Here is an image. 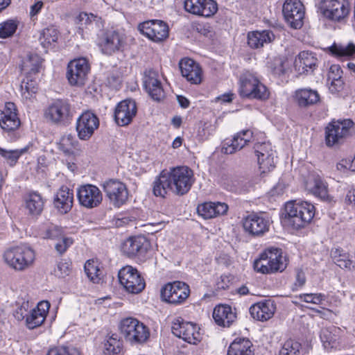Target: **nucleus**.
<instances>
[{"label":"nucleus","mask_w":355,"mask_h":355,"mask_svg":"<svg viewBox=\"0 0 355 355\" xmlns=\"http://www.w3.org/2000/svg\"><path fill=\"white\" fill-rule=\"evenodd\" d=\"M194 182L193 172L187 166L173 167L162 171L153 182V193L165 197L168 191L182 196L187 193Z\"/></svg>","instance_id":"nucleus-1"},{"label":"nucleus","mask_w":355,"mask_h":355,"mask_svg":"<svg viewBox=\"0 0 355 355\" xmlns=\"http://www.w3.org/2000/svg\"><path fill=\"white\" fill-rule=\"evenodd\" d=\"M315 215L314 206L307 202H289L285 205L282 222L284 225L298 230L309 223Z\"/></svg>","instance_id":"nucleus-2"},{"label":"nucleus","mask_w":355,"mask_h":355,"mask_svg":"<svg viewBox=\"0 0 355 355\" xmlns=\"http://www.w3.org/2000/svg\"><path fill=\"white\" fill-rule=\"evenodd\" d=\"M35 259L34 250L26 245L9 248L3 254L5 264L15 272L29 269L33 265Z\"/></svg>","instance_id":"nucleus-3"},{"label":"nucleus","mask_w":355,"mask_h":355,"mask_svg":"<svg viewBox=\"0 0 355 355\" xmlns=\"http://www.w3.org/2000/svg\"><path fill=\"white\" fill-rule=\"evenodd\" d=\"M286 257L282 249L270 248L265 250L254 261V269L261 274H271L284 271L287 266Z\"/></svg>","instance_id":"nucleus-4"},{"label":"nucleus","mask_w":355,"mask_h":355,"mask_svg":"<svg viewBox=\"0 0 355 355\" xmlns=\"http://www.w3.org/2000/svg\"><path fill=\"white\" fill-rule=\"evenodd\" d=\"M239 94L242 97L250 99L266 100L269 97L267 87L255 74L245 71L239 78Z\"/></svg>","instance_id":"nucleus-5"},{"label":"nucleus","mask_w":355,"mask_h":355,"mask_svg":"<svg viewBox=\"0 0 355 355\" xmlns=\"http://www.w3.org/2000/svg\"><path fill=\"white\" fill-rule=\"evenodd\" d=\"M120 330L125 340L132 344L143 343L149 337L148 329L138 320L127 318L121 321Z\"/></svg>","instance_id":"nucleus-6"},{"label":"nucleus","mask_w":355,"mask_h":355,"mask_svg":"<svg viewBox=\"0 0 355 355\" xmlns=\"http://www.w3.org/2000/svg\"><path fill=\"white\" fill-rule=\"evenodd\" d=\"M351 119L333 121L325 128V141L328 146L342 144L350 135L354 127Z\"/></svg>","instance_id":"nucleus-7"},{"label":"nucleus","mask_w":355,"mask_h":355,"mask_svg":"<svg viewBox=\"0 0 355 355\" xmlns=\"http://www.w3.org/2000/svg\"><path fill=\"white\" fill-rule=\"evenodd\" d=\"M118 277L120 284L128 293L137 294L145 288L144 279L139 272L131 266L123 267L119 271Z\"/></svg>","instance_id":"nucleus-8"},{"label":"nucleus","mask_w":355,"mask_h":355,"mask_svg":"<svg viewBox=\"0 0 355 355\" xmlns=\"http://www.w3.org/2000/svg\"><path fill=\"white\" fill-rule=\"evenodd\" d=\"M189 286L180 281L165 284L160 291L162 301L175 305L183 303L189 297Z\"/></svg>","instance_id":"nucleus-9"},{"label":"nucleus","mask_w":355,"mask_h":355,"mask_svg":"<svg viewBox=\"0 0 355 355\" xmlns=\"http://www.w3.org/2000/svg\"><path fill=\"white\" fill-rule=\"evenodd\" d=\"M90 67L88 60L79 58L70 61L67 66L66 76L71 86L81 87L85 85Z\"/></svg>","instance_id":"nucleus-10"},{"label":"nucleus","mask_w":355,"mask_h":355,"mask_svg":"<svg viewBox=\"0 0 355 355\" xmlns=\"http://www.w3.org/2000/svg\"><path fill=\"white\" fill-rule=\"evenodd\" d=\"M103 189L110 203L114 207H120L128 199V191L126 185L122 182L110 179L103 184Z\"/></svg>","instance_id":"nucleus-11"},{"label":"nucleus","mask_w":355,"mask_h":355,"mask_svg":"<svg viewBox=\"0 0 355 355\" xmlns=\"http://www.w3.org/2000/svg\"><path fill=\"white\" fill-rule=\"evenodd\" d=\"M70 115V105L65 101L56 100L49 105L44 111L45 119L55 125L65 124Z\"/></svg>","instance_id":"nucleus-12"},{"label":"nucleus","mask_w":355,"mask_h":355,"mask_svg":"<svg viewBox=\"0 0 355 355\" xmlns=\"http://www.w3.org/2000/svg\"><path fill=\"white\" fill-rule=\"evenodd\" d=\"M125 44V35L116 31H110L103 33L98 43L101 52L108 55L123 51Z\"/></svg>","instance_id":"nucleus-13"},{"label":"nucleus","mask_w":355,"mask_h":355,"mask_svg":"<svg viewBox=\"0 0 355 355\" xmlns=\"http://www.w3.org/2000/svg\"><path fill=\"white\" fill-rule=\"evenodd\" d=\"M282 12L291 27L299 29L303 26L304 8L300 1L286 0L283 5Z\"/></svg>","instance_id":"nucleus-14"},{"label":"nucleus","mask_w":355,"mask_h":355,"mask_svg":"<svg viewBox=\"0 0 355 355\" xmlns=\"http://www.w3.org/2000/svg\"><path fill=\"white\" fill-rule=\"evenodd\" d=\"M138 29L143 35L156 42H162L168 36V27L161 20L144 21L139 24Z\"/></svg>","instance_id":"nucleus-15"},{"label":"nucleus","mask_w":355,"mask_h":355,"mask_svg":"<svg viewBox=\"0 0 355 355\" xmlns=\"http://www.w3.org/2000/svg\"><path fill=\"white\" fill-rule=\"evenodd\" d=\"M320 9L324 17L340 21L349 14V5L345 0H321Z\"/></svg>","instance_id":"nucleus-16"},{"label":"nucleus","mask_w":355,"mask_h":355,"mask_svg":"<svg viewBox=\"0 0 355 355\" xmlns=\"http://www.w3.org/2000/svg\"><path fill=\"white\" fill-rule=\"evenodd\" d=\"M173 334L189 343L195 344L200 340L198 327L189 322H184L181 318L174 319L172 323Z\"/></svg>","instance_id":"nucleus-17"},{"label":"nucleus","mask_w":355,"mask_h":355,"mask_svg":"<svg viewBox=\"0 0 355 355\" xmlns=\"http://www.w3.org/2000/svg\"><path fill=\"white\" fill-rule=\"evenodd\" d=\"M77 197L80 205L87 209L98 207L103 200L101 191L93 184L80 186L77 190Z\"/></svg>","instance_id":"nucleus-18"},{"label":"nucleus","mask_w":355,"mask_h":355,"mask_svg":"<svg viewBox=\"0 0 355 355\" xmlns=\"http://www.w3.org/2000/svg\"><path fill=\"white\" fill-rule=\"evenodd\" d=\"M99 126L98 117L90 112L83 113L77 120L76 130L81 140H88Z\"/></svg>","instance_id":"nucleus-19"},{"label":"nucleus","mask_w":355,"mask_h":355,"mask_svg":"<svg viewBox=\"0 0 355 355\" xmlns=\"http://www.w3.org/2000/svg\"><path fill=\"white\" fill-rule=\"evenodd\" d=\"M143 85L146 92L154 101H159L164 98V92L157 71L146 70L143 78Z\"/></svg>","instance_id":"nucleus-20"},{"label":"nucleus","mask_w":355,"mask_h":355,"mask_svg":"<svg viewBox=\"0 0 355 355\" xmlns=\"http://www.w3.org/2000/svg\"><path fill=\"white\" fill-rule=\"evenodd\" d=\"M137 105L135 101L126 99L121 101L114 112V119L120 126L128 125L136 116Z\"/></svg>","instance_id":"nucleus-21"},{"label":"nucleus","mask_w":355,"mask_h":355,"mask_svg":"<svg viewBox=\"0 0 355 355\" xmlns=\"http://www.w3.org/2000/svg\"><path fill=\"white\" fill-rule=\"evenodd\" d=\"M269 220L257 214H251L243 220L244 230L253 236H263L269 230Z\"/></svg>","instance_id":"nucleus-22"},{"label":"nucleus","mask_w":355,"mask_h":355,"mask_svg":"<svg viewBox=\"0 0 355 355\" xmlns=\"http://www.w3.org/2000/svg\"><path fill=\"white\" fill-rule=\"evenodd\" d=\"M21 125L17 114L16 106L13 103L8 102L2 110H0V126L7 132L15 131Z\"/></svg>","instance_id":"nucleus-23"},{"label":"nucleus","mask_w":355,"mask_h":355,"mask_svg":"<svg viewBox=\"0 0 355 355\" xmlns=\"http://www.w3.org/2000/svg\"><path fill=\"white\" fill-rule=\"evenodd\" d=\"M252 132L250 130H242L236 134L231 140H225L223 142L221 152L231 155L241 150L250 141Z\"/></svg>","instance_id":"nucleus-24"},{"label":"nucleus","mask_w":355,"mask_h":355,"mask_svg":"<svg viewBox=\"0 0 355 355\" xmlns=\"http://www.w3.org/2000/svg\"><path fill=\"white\" fill-rule=\"evenodd\" d=\"M276 310L275 304L268 300L260 301L252 304L250 309V315L258 321H267L270 319Z\"/></svg>","instance_id":"nucleus-25"},{"label":"nucleus","mask_w":355,"mask_h":355,"mask_svg":"<svg viewBox=\"0 0 355 355\" xmlns=\"http://www.w3.org/2000/svg\"><path fill=\"white\" fill-rule=\"evenodd\" d=\"M254 152L257 156V161L263 172L270 171L275 167L273 153L270 143L256 144Z\"/></svg>","instance_id":"nucleus-26"},{"label":"nucleus","mask_w":355,"mask_h":355,"mask_svg":"<svg viewBox=\"0 0 355 355\" xmlns=\"http://www.w3.org/2000/svg\"><path fill=\"white\" fill-rule=\"evenodd\" d=\"M182 76L192 84H199L202 81V69L199 64L190 58L182 59L179 63Z\"/></svg>","instance_id":"nucleus-27"},{"label":"nucleus","mask_w":355,"mask_h":355,"mask_svg":"<svg viewBox=\"0 0 355 355\" xmlns=\"http://www.w3.org/2000/svg\"><path fill=\"white\" fill-rule=\"evenodd\" d=\"M73 193L67 187L62 186L57 191L53 205L57 210L62 214L68 213L73 207Z\"/></svg>","instance_id":"nucleus-28"},{"label":"nucleus","mask_w":355,"mask_h":355,"mask_svg":"<svg viewBox=\"0 0 355 355\" xmlns=\"http://www.w3.org/2000/svg\"><path fill=\"white\" fill-rule=\"evenodd\" d=\"M228 206L224 202H205L198 205L197 213L205 219H209L227 213Z\"/></svg>","instance_id":"nucleus-29"},{"label":"nucleus","mask_w":355,"mask_h":355,"mask_svg":"<svg viewBox=\"0 0 355 355\" xmlns=\"http://www.w3.org/2000/svg\"><path fill=\"white\" fill-rule=\"evenodd\" d=\"M146 242L144 237H130L121 245L122 252L128 257L144 253L146 250Z\"/></svg>","instance_id":"nucleus-30"},{"label":"nucleus","mask_w":355,"mask_h":355,"mask_svg":"<svg viewBox=\"0 0 355 355\" xmlns=\"http://www.w3.org/2000/svg\"><path fill=\"white\" fill-rule=\"evenodd\" d=\"M236 313L232 311L230 306L218 305L213 311V318L215 322L223 327H229L235 320Z\"/></svg>","instance_id":"nucleus-31"},{"label":"nucleus","mask_w":355,"mask_h":355,"mask_svg":"<svg viewBox=\"0 0 355 355\" xmlns=\"http://www.w3.org/2000/svg\"><path fill=\"white\" fill-rule=\"evenodd\" d=\"M318 59L313 53L309 51L300 53L295 60V67L300 73L312 72L315 68Z\"/></svg>","instance_id":"nucleus-32"},{"label":"nucleus","mask_w":355,"mask_h":355,"mask_svg":"<svg viewBox=\"0 0 355 355\" xmlns=\"http://www.w3.org/2000/svg\"><path fill=\"white\" fill-rule=\"evenodd\" d=\"M305 187L307 191L320 198L325 199L328 196L327 187L319 175H311Z\"/></svg>","instance_id":"nucleus-33"},{"label":"nucleus","mask_w":355,"mask_h":355,"mask_svg":"<svg viewBox=\"0 0 355 355\" xmlns=\"http://www.w3.org/2000/svg\"><path fill=\"white\" fill-rule=\"evenodd\" d=\"M305 187L307 191L320 198L325 199L328 196L327 187L319 175H311Z\"/></svg>","instance_id":"nucleus-34"},{"label":"nucleus","mask_w":355,"mask_h":355,"mask_svg":"<svg viewBox=\"0 0 355 355\" xmlns=\"http://www.w3.org/2000/svg\"><path fill=\"white\" fill-rule=\"evenodd\" d=\"M275 39V35L270 31H252L248 34V44L253 49L262 47L264 44L270 43Z\"/></svg>","instance_id":"nucleus-35"},{"label":"nucleus","mask_w":355,"mask_h":355,"mask_svg":"<svg viewBox=\"0 0 355 355\" xmlns=\"http://www.w3.org/2000/svg\"><path fill=\"white\" fill-rule=\"evenodd\" d=\"M227 355H254L253 345L249 339H235L228 348Z\"/></svg>","instance_id":"nucleus-36"},{"label":"nucleus","mask_w":355,"mask_h":355,"mask_svg":"<svg viewBox=\"0 0 355 355\" xmlns=\"http://www.w3.org/2000/svg\"><path fill=\"white\" fill-rule=\"evenodd\" d=\"M295 99L301 107L315 105L320 101V95L316 90L304 88L295 92Z\"/></svg>","instance_id":"nucleus-37"},{"label":"nucleus","mask_w":355,"mask_h":355,"mask_svg":"<svg viewBox=\"0 0 355 355\" xmlns=\"http://www.w3.org/2000/svg\"><path fill=\"white\" fill-rule=\"evenodd\" d=\"M44 201L37 192H31L25 198V207L31 216H39L43 211Z\"/></svg>","instance_id":"nucleus-38"},{"label":"nucleus","mask_w":355,"mask_h":355,"mask_svg":"<svg viewBox=\"0 0 355 355\" xmlns=\"http://www.w3.org/2000/svg\"><path fill=\"white\" fill-rule=\"evenodd\" d=\"M40 236L44 239H59L64 234L61 227L50 222L42 224L40 229Z\"/></svg>","instance_id":"nucleus-39"},{"label":"nucleus","mask_w":355,"mask_h":355,"mask_svg":"<svg viewBox=\"0 0 355 355\" xmlns=\"http://www.w3.org/2000/svg\"><path fill=\"white\" fill-rule=\"evenodd\" d=\"M58 29L53 26L43 29L39 37L41 45L45 49L54 46L58 41Z\"/></svg>","instance_id":"nucleus-40"},{"label":"nucleus","mask_w":355,"mask_h":355,"mask_svg":"<svg viewBox=\"0 0 355 355\" xmlns=\"http://www.w3.org/2000/svg\"><path fill=\"white\" fill-rule=\"evenodd\" d=\"M42 59L37 54H31L23 60L21 70L26 74H35L39 72Z\"/></svg>","instance_id":"nucleus-41"},{"label":"nucleus","mask_w":355,"mask_h":355,"mask_svg":"<svg viewBox=\"0 0 355 355\" xmlns=\"http://www.w3.org/2000/svg\"><path fill=\"white\" fill-rule=\"evenodd\" d=\"M338 329L333 326L322 327L320 331V338L325 349L333 347V344L336 340V331Z\"/></svg>","instance_id":"nucleus-42"},{"label":"nucleus","mask_w":355,"mask_h":355,"mask_svg":"<svg viewBox=\"0 0 355 355\" xmlns=\"http://www.w3.org/2000/svg\"><path fill=\"white\" fill-rule=\"evenodd\" d=\"M329 49L331 53L337 58L355 56V45L352 43L347 45L334 44Z\"/></svg>","instance_id":"nucleus-43"},{"label":"nucleus","mask_w":355,"mask_h":355,"mask_svg":"<svg viewBox=\"0 0 355 355\" xmlns=\"http://www.w3.org/2000/svg\"><path fill=\"white\" fill-rule=\"evenodd\" d=\"M85 271L88 278L94 283H99L103 277V272L97 261L88 260L85 264Z\"/></svg>","instance_id":"nucleus-44"},{"label":"nucleus","mask_w":355,"mask_h":355,"mask_svg":"<svg viewBox=\"0 0 355 355\" xmlns=\"http://www.w3.org/2000/svg\"><path fill=\"white\" fill-rule=\"evenodd\" d=\"M301 344L297 340L288 338L281 344L279 355H300Z\"/></svg>","instance_id":"nucleus-45"},{"label":"nucleus","mask_w":355,"mask_h":355,"mask_svg":"<svg viewBox=\"0 0 355 355\" xmlns=\"http://www.w3.org/2000/svg\"><path fill=\"white\" fill-rule=\"evenodd\" d=\"M78 141L71 135H66L62 137L59 143V148L65 154H70L77 147Z\"/></svg>","instance_id":"nucleus-46"},{"label":"nucleus","mask_w":355,"mask_h":355,"mask_svg":"<svg viewBox=\"0 0 355 355\" xmlns=\"http://www.w3.org/2000/svg\"><path fill=\"white\" fill-rule=\"evenodd\" d=\"M27 150V147L15 150H7L0 148V155L7 160L8 163L10 165H14L19 157L26 153Z\"/></svg>","instance_id":"nucleus-47"},{"label":"nucleus","mask_w":355,"mask_h":355,"mask_svg":"<svg viewBox=\"0 0 355 355\" xmlns=\"http://www.w3.org/2000/svg\"><path fill=\"white\" fill-rule=\"evenodd\" d=\"M37 87L35 80H24L21 84V96L26 99H31L37 93Z\"/></svg>","instance_id":"nucleus-48"},{"label":"nucleus","mask_w":355,"mask_h":355,"mask_svg":"<svg viewBox=\"0 0 355 355\" xmlns=\"http://www.w3.org/2000/svg\"><path fill=\"white\" fill-rule=\"evenodd\" d=\"M121 350V343L117 338L110 337L104 344V355H118Z\"/></svg>","instance_id":"nucleus-49"},{"label":"nucleus","mask_w":355,"mask_h":355,"mask_svg":"<svg viewBox=\"0 0 355 355\" xmlns=\"http://www.w3.org/2000/svg\"><path fill=\"white\" fill-rule=\"evenodd\" d=\"M45 320V317L34 309L29 315H26V324L30 329H33L42 325Z\"/></svg>","instance_id":"nucleus-50"},{"label":"nucleus","mask_w":355,"mask_h":355,"mask_svg":"<svg viewBox=\"0 0 355 355\" xmlns=\"http://www.w3.org/2000/svg\"><path fill=\"white\" fill-rule=\"evenodd\" d=\"M200 4V16L210 17L218 11V4L214 0H202Z\"/></svg>","instance_id":"nucleus-51"},{"label":"nucleus","mask_w":355,"mask_h":355,"mask_svg":"<svg viewBox=\"0 0 355 355\" xmlns=\"http://www.w3.org/2000/svg\"><path fill=\"white\" fill-rule=\"evenodd\" d=\"M17 28L15 21L10 19L0 24V38L5 39L11 37Z\"/></svg>","instance_id":"nucleus-52"},{"label":"nucleus","mask_w":355,"mask_h":355,"mask_svg":"<svg viewBox=\"0 0 355 355\" xmlns=\"http://www.w3.org/2000/svg\"><path fill=\"white\" fill-rule=\"evenodd\" d=\"M57 243L55 245L56 251L62 254L73 244V239L71 237L66 236L63 234L59 239H56Z\"/></svg>","instance_id":"nucleus-53"},{"label":"nucleus","mask_w":355,"mask_h":355,"mask_svg":"<svg viewBox=\"0 0 355 355\" xmlns=\"http://www.w3.org/2000/svg\"><path fill=\"white\" fill-rule=\"evenodd\" d=\"M70 272V263L66 260L60 261L54 270L55 275L58 277H64Z\"/></svg>","instance_id":"nucleus-54"},{"label":"nucleus","mask_w":355,"mask_h":355,"mask_svg":"<svg viewBox=\"0 0 355 355\" xmlns=\"http://www.w3.org/2000/svg\"><path fill=\"white\" fill-rule=\"evenodd\" d=\"M285 63L286 62L282 58H275L270 66L271 71L277 76L284 74L286 71Z\"/></svg>","instance_id":"nucleus-55"},{"label":"nucleus","mask_w":355,"mask_h":355,"mask_svg":"<svg viewBox=\"0 0 355 355\" xmlns=\"http://www.w3.org/2000/svg\"><path fill=\"white\" fill-rule=\"evenodd\" d=\"M300 299L307 303L320 304L324 300V295L321 293H304L299 296Z\"/></svg>","instance_id":"nucleus-56"},{"label":"nucleus","mask_w":355,"mask_h":355,"mask_svg":"<svg viewBox=\"0 0 355 355\" xmlns=\"http://www.w3.org/2000/svg\"><path fill=\"white\" fill-rule=\"evenodd\" d=\"M338 266H339L342 269H346L349 271H354L355 261L349 258V255L348 254H346L345 255L343 256L342 259H340V261L338 260Z\"/></svg>","instance_id":"nucleus-57"},{"label":"nucleus","mask_w":355,"mask_h":355,"mask_svg":"<svg viewBox=\"0 0 355 355\" xmlns=\"http://www.w3.org/2000/svg\"><path fill=\"white\" fill-rule=\"evenodd\" d=\"M28 309V302H23L22 304L15 309L13 315L17 320L21 321L25 317L26 318Z\"/></svg>","instance_id":"nucleus-58"},{"label":"nucleus","mask_w":355,"mask_h":355,"mask_svg":"<svg viewBox=\"0 0 355 355\" xmlns=\"http://www.w3.org/2000/svg\"><path fill=\"white\" fill-rule=\"evenodd\" d=\"M338 170H349L351 171H355V158L354 159H344L340 162L337 164Z\"/></svg>","instance_id":"nucleus-59"},{"label":"nucleus","mask_w":355,"mask_h":355,"mask_svg":"<svg viewBox=\"0 0 355 355\" xmlns=\"http://www.w3.org/2000/svg\"><path fill=\"white\" fill-rule=\"evenodd\" d=\"M343 71L338 64H333L330 67L328 73V80H336V78H342Z\"/></svg>","instance_id":"nucleus-60"},{"label":"nucleus","mask_w":355,"mask_h":355,"mask_svg":"<svg viewBox=\"0 0 355 355\" xmlns=\"http://www.w3.org/2000/svg\"><path fill=\"white\" fill-rule=\"evenodd\" d=\"M330 82L329 89L332 93H336L343 89V81L341 78L336 80H328Z\"/></svg>","instance_id":"nucleus-61"},{"label":"nucleus","mask_w":355,"mask_h":355,"mask_svg":"<svg viewBox=\"0 0 355 355\" xmlns=\"http://www.w3.org/2000/svg\"><path fill=\"white\" fill-rule=\"evenodd\" d=\"M50 308V304L47 301H42L40 302L37 307L34 309L37 312L40 313L45 318L49 312Z\"/></svg>","instance_id":"nucleus-62"},{"label":"nucleus","mask_w":355,"mask_h":355,"mask_svg":"<svg viewBox=\"0 0 355 355\" xmlns=\"http://www.w3.org/2000/svg\"><path fill=\"white\" fill-rule=\"evenodd\" d=\"M347 253L344 252V251L341 249H334L331 252V257L333 258L335 263L338 266V260L342 259L343 256L345 255Z\"/></svg>","instance_id":"nucleus-63"},{"label":"nucleus","mask_w":355,"mask_h":355,"mask_svg":"<svg viewBox=\"0 0 355 355\" xmlns=\"http://www.w3.org/2000/svg\"><path fill=\"white\" fill-rule=\"evenodd\" d=\"M96 16L92 14H87L86 12H82L79 15V20L83 24H87L95 20Z\"/></svg>","instance_id":"nucleus-64"}]
</instances>
